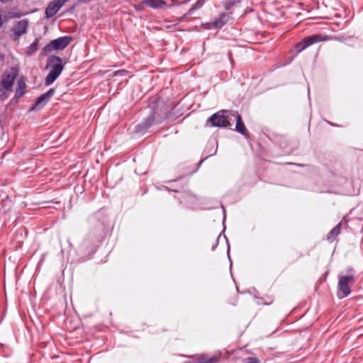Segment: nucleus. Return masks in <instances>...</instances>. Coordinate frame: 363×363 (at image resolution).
I'll list each match as a JSON object with an SVG mask.
<instances>
[{"instance_id":"f03ea898","label":"nucleus","mask_w":363,"mask_h":363,"mask_svg":"<svg viewBox=\"0 0 363 363\" xmlns=\"http://www.w3.org/2000/svg\"><path fill=\"white\" fill-rule=\"evenodd\" d=\"M354 282V276L352 274H348L342 276L339 278L338 281V297L343 298L349 296L351 293L350 284H353Z\"/></svg>"},{"instance_id":"0eeeda50","label":"nucleus","mask_w":363,"mask_h":363,"mask_svg":"<svg viewBox=\"0 0 363 363\" xmlns=\"http://www.w3.org/2000/svg\"><path fill=\"white\" fill-rule=\"evenodd\" d=\"M17 76V72L12 68L10 71L5 72L1 78L0 86L12 91V86Z\"/></svg>"},{"instance_id":"f3484780","label":"nucleus","mask_w":363,"mask_h":363,"mask_svg":"<svg viewBox=\"0 0 363 363\" xmlns=\"http://www.w3.org/2000/svg\"><path fill=\"white\" fill-rule=\"evenodd\" d=\"M204 4V1L203 0H198L193 6L190 9V10L189 11V13L191 14L194 11L201 8L203 6Z\"/></svg>"},{"instance_id":"4468645a","label":"nucleus","mask_w":363,"mask_h":363,"mask_svg":"<svg viewBox=\"0 0 363 363\" xmlns=\"http://www.w3.org/2000/svg\"><path fill=\"white\" fill-rule=\"evenodd\" d=\"M144 4L151 8L157 9L164 5V2L162 0H144Z\"/></svg>"},{"instance_id":"6ab92c4d","label":"nucleus","mask_w":363,"mask_h":363,"mask_svg":"<svg viewBox=\"0 0 363 363\" xmlns=\"http://www.w3.org/2000/svg\"><path fill=\"white\" fill-rule=\"evenodd\" d=\"M23 15V13L22 12H19V11H11L9 13L10 18H20Z\"/></svg>"},{"instance_id":"2eb2a0df","label":"nucleus","mask_w":363,"mask_h":363,"mask_svg":"<svg viewBox=\"0 0 363 363\" xmlns=\"http://www.w3.org/2000/svg\"><path fill=\"white\" fill-rule=\"evenodd\" d=\"M38 48V39H35L33 43H32L26 49V54L28 56H31L33 55L37 50Z\"/></svg>"},{"instance_id":"a211bd4d","label":"nucleus","mask_w":363,"mask_h":363,"mask_svg":"<svg viewBox=\"0 0 363 363\" xmlns=\"http://www.w3.org/2000/svg\"><path fill=\"white\" fill-rule=\"evenodd\" d=\"M10 92L9 90L0 86V99L3 101L5 100L9 96Z\"/></svg>"},{"instance_id":"dca6fc26","label":"nucleus","mask_w":363,"mask_h":363,"mask_svg":"<svg viewBox=\"0 0 363 363\" xmlns=\"http://www.w3.org/2000/svg\"><path fill=\"white\" fill-rule=\"evenodd\" d=\"M155 115L154 113H151V114L146 118L145 122L143 123V126L144 128H148L154 123Z\"/></svg>"},{"instance_id":"9b49d317","label":"nucleus","mask_w":363,"mask_h":363,"mask_svg":"<svg viewBox=\"0 0 363 363\" xmlns=\"http://www.w3.org/2000/svg\"><path fill=\"white\" fill-rule=\"evenodd\" d=\"M235 130L237 132L242 134L243 135H247V131L246 130L245 125L242 120V118L240 115L236 116V125Z\"/></svg>"},{"instance_id":"f257e3e1","label":"nucleus","mask_w":363,"mask_h":363,"mask_svg":"<svg viewBox=\"0 0 363 363\" xmlns=\"http://www.w3.org/2000/svg\"><path fill=\"white\" fill-rule=\"evenodd\" d=\"M48 65L51 67V69L45 77V84L46 86L52 84L60 75L64 68L61 58L57 56H51L48 59Z\"/></svg>"},{"instance_id":"f8f14e48","label":"nucleus","mask_w":363,"mask_h":363,"mask_svg":"<svg viewBox=\"0 0 363 363\" xmlns=\"http://www.w3.org/2000/svg\"><path fill=\"white\" fill-rule=\"evenodd\" d=\"M26 85L25 82L23 79L18 80L17 86L16 87V94L15 96L16 98H19L22 96L25 93Z\"/></svg>"},{"instance_id":"4be33fe9","label":"nucleus","mask_w":363,"mask_h":363,"mask_svg":"<svg viewBox=\"0 0 363 363\" xmlns=\"http://www.w3.org/2000/svg\"><path fill=\"white\" fill-rule=\"evenodd\" d=\"M127 73V71L125 70V69H121V70H119V71H117V72H114V75H118V74H120V75H124Z\"/></svg>"},{"instance_id":"5701e85b","label":"nucleus","mask_w":363,"mask_h":363,"mask_svg":"<svg viewBox=\"0 0 363 363\" xmlns=\"http://www.w3.org/2000/svg\"><path fill=\"white\" fill-rule=\"evenodd\" d=\"M2 58H3L2 56L0 55V60H1Z\"/></svg>"},{"instance_id":"7ed1b4c3","label":"nucleus","mask_w":363,"mask_h":363,"mask_svg":"<svg viewBox=\"0 0 363 363\" xmlns=\"http://www.w3.org/2000/svg\"><path fill=\"white\" fill-rule=\"evenodd\" d=\"M330 38L327 35H322L320 34L312 35L304 38L301 41L296 43L295 48L297 52L299 53L315 43L327 41Z\"/></svg>"},{"instance_id":"20e7f679","label":"nucleus","mask_w":363,"mask_h":363,"mask_svg":"<svg viewBox=\"0 0 363 363\" xmlns=\"http://www.w3.org/2000/svg\"><path fill=\"white\" fill-rule=\"evenodd\" d=\"M71 40L69 36L60 37L53 40L43 48V52L47 55L53 50H63L70 43Z\"/></svg>"},{"instance_id":"9d476101","label":"nucleus","mask_w":363,"mask_h":363,"mask_svg":"<svg viewBox=\"0 0 363 363\" xmlns=\"http://www.w3.org/2000/svg\"><path fill=\"white\" fill-rule=\"evenodd\" d=\"M228 14L223 13L217 18L213 22V26L214 28H220L223 27L228 21Z\"/></svg>"},{"instance_id":"412c9836","label":"nucleus","mask_w":363,"mask_h":363,"mask_svg":"<svg viewBox=\"0 0 363 363\" xmlns=\"http://www.w3.org/2000/svg\"><path fill=\"white\" fill-rule=\"evenodd\" d=\"M203 26L206 29H211L212 28H213V23H206L203 24Z\"/></svg>"},{"instance_id":"1a4fd4ad","label":"nucleus","mask_w":363,"mask_h":363,"mask_svg":"<svg viewBox=\"0 0 363 363\" xmlns=\"http://www.w3.org/2000/svg\"><path fill=\"white\" fill-rule=\"evenodd\" d=\"M28 26V21L26 19H23L18 21L12 28V31L15 36V38H18L22 35L26 33L27 28Z\"/></svg>"},{"instance_id":"423d86ee","label":"nucleus","mask_w":363,"mask_h":363,"mask_svg":"<svg viewBox=\"0 0 363 363\" xmlns=\"http://www.w3.org/2000/svg\"><path fill=\"white\" fill-rule=\"evenodd\" d=\"M69 0H53L50 2L45 10V15L46 18L53 17L60 9Z\"/></svg>"},{"instance_id":"aec40b11","label":"nucleus","mask_w":363,"mask_h":363,"mask_svg":"<svg viewBox=\"0 0 363 363\" xmlns=\"http://www.w3.org/2000/svg\"><path fill=\"white\" fill-rule=\"evenodd\" d=\"M244 362L245 363H259V360L256 357H247Z\"/></svg>"},{"instance_id":"ddd939ff","label":"nucleus","mask_w":363,"mask_h":363,"mask_svg":"<svg viewBox=\"0 0 363 363\" xmlns=\"http://www.w3.org/2000/svg\"><path fill=\"white\" fill-rule=\"evenodd\" d=\"M341 224H337L334 228H333L327 235L328 240L333 242L335 238L340 233Z\"/></svg>"},{"instance_id":"39448f33","label":"nucleus","mask_w":363,"mask_h":363,"mask_svg":"<svg viewBox=\"0 0 363 363\" xmlns=\"http://www.w3.org/2000/svg\"><path fill=\"white\" fill-rule=\"evenodd\" d=\"M225 110H221L209 117L207 123H211V127L227 128L230 125L229 121L225 113Z\"/></svg>"},{"instance_id":"6e6552de","label":"nucleus","mask_w":363,"mask_h":363,"mask_svg":"<svg viewBox=\"0 0 363 363\" xmlns=\"http://www.w3.org/2000/svg\"><path fill=\"white\" fill-rule=\"evenodd\" d=\"M55 91L54 89H49L47 92L40 95L35 101L34 105L31 107V110H40L43 108L51 97L54 95Z\"/></svg>"}]
</instances>
